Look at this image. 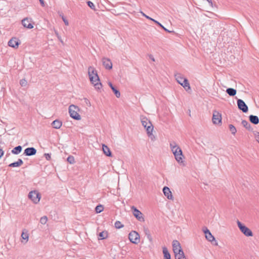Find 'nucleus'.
Returning a JSON list of instances; mask_svg holds the SVG:
<instances>
[{
    "mask_svg": "<svg viewBox=\"0 0 259 259\" xmlns=\"http://www.w3.org/2000/svg\"><path fill=\"white\" fill-rule=\"evenodd\" d=\"M141 120L142 124L146 130V132L148 131V129L149 128V127L151 128V129H153V126L152 123L147 117L143 116H141Z\"/></svg>",
    "mask_w": 259,
    "mask_h": 259,
    "instance_id": "8",
    "label": "nucleus"
},
{
    "mask_svg": "<svg viewBox=\"0 0 259 259\" xmlns=\"http://www.w3.org/2000/svg\"><path fill=\"white\" fill-rule=\"evenodd\" d=\"M128 238L130 241L134 244H138L140 241V235L136 231H133L130 232Z\"/></svg>",
    "mask_w": 259,
    "mask_h": 259,
    "instance_id": "6",
    "label": "nucleus"
},
{
    "mask_svg": "<svg viewBox=\"0 0 259 259\" xmlns=\"http://www.w3.org/2000/svg\"><path fill=\"white\" fill-rule=\"evenodd\" d=\"M23 163V161L21 159H18L16 162H13L9 165V166L15 167L21 166Z\"/></svg>",
    "mask_w": 259,
    "mask_h": 259,
    "instance_id": "22",
    "label": "nucleus"
},
{
    "mask_svg": "<svg viewBox=\"0 0 259 259\" xmlns=\"http://www.w3.org/2000/svg\"><path fill=\"white\" fill-rule=\"evenodd\" d=\"M87 4H88V6L92 10H96V8H95V6L94 5V4L91 1H88L87 2Z\"/></svg>",
    "mask_w": 259,
    "mask_h": 259,
    "instance_id": "39",
    "label": "nucleus"
},
{
    "mask_svg": "<svg viewBox=\"0 0 259 259\" xmlns=\"http://www.w3.org/2000/svg\"><path fill=\"white\" fill-rule=\"evenodd\" d=\"M176 259H186L183 251L175 254Z\"/></svg>",
    "mask_w": 259,
    "mask_h": 259,
    "instance_id": "28",
    "label": "nucleus"
},
{
    "mask_svg": "<svg viewBox=\"0 0 259 259\" xmlns=\"http://www.w3.org/2000/svg\"><path fill=\"white\" fill-rule=\"evenodd\" d=\"M55 34L56 35V36H57L58 38L59 39V40L60 41V42L62 43V44H63V40H62L61 39V36L59 35L58 32L57 31H55Z\"/></svg>",
    "mask_w": 259,
    "mask_h": 259,
    "instance_id": "42",
    "label": "nucleus"
},
{
    "mask_svg": "<svg viewBox=\"0 0 259 259\" xmlns=\"http://www.w3.org/2000/svg\"><path fill=\"white\" fill-rule=\"evenodd\" d=\"M249 119L250 121L254 124H257L259 123L258 117L256 115H250Z\"/></svg>",
    "mask_w": 259,
    "mask_h": 259,
    "instance_id": "21",
    "label": "nucleus"
},
{
    "mask_svg": "<svg viewBox=\"0 0 259 259\" xmlns=\"http://www.w3.org/2000/svg\"><path fill=\"white\" fill-rule=\"evenodd\" d=\"M154 23H155L156 24H157L158 25H159L160 27H161L163 30H164L165 31L167 32H169V33H170L172 31H170L169 30H168L167 29H166V28H165L160 23H159L158 21H156V20H154Z\"/></svg>",
    "mask_w": 259,
    "mask_h": 259,
    "instance_id": "33",
    "label": "nucleus"
},
{
    "mask_svg": "<svg viewBox=\"0 0 259 259\" xmlns=\"http://www.w3.org/2000/svg\"><path fill=\"white\" fill-rule=\"evenodd\" d=\"M203 231L204 232V234L205 235L206 239L208 241L212 242V241H214L215 242V245H218V242L215 240L214 237H213V236H212V235L211 234L210 232L209 231V230L206 227H205V228H203Z\"/></svg>",
    "mask_w": 259,
    "mask_h": 259,
    "instance_id": "10",
    "label": "nucleus"
},
{
    "mask_svg": "<svg viewBox=\"0 0 259 259\" xmlns=\"http://www.w3.org/2000/svg\"><path fill=\"white\" fill-rule=\"evenodd\" d=\"M60 16L61 17L62 20L64 22L65 24L67 26L69 25L68 21L66 19V18L64 16L62 13L60 14Z\"/></svg>",
    "mask_w": 259,
    "mask_h": 259,
    "instance_id": "38",
    "label": "nucleus"
},
{
    "mask_svg": "<svg viewBox=\"0 0 259 259\" xmlns=\"http://www.w3.org/2000/svg\"><path fill=\"white\" fill-rule=\"evenodd\" d=\"M153 131V129H151V128L149 127V128L148 129V131L147 132L148 136L150 138V139L152 141H154L155 139V137L154 136V135H153L152 133Z\"/></svg>",
    "mask_w": 259,
    "mask_h": 259,
    "instance_id": "27",
    "label": "nucleus"
},
{
    "mask_svg": "<svg viewBox=\"0 0 259 259\" xmlns=\"http://www.w3.org/2000/svg\"><path fill=\"white\" fill-rule=\"evenodd\" d=\"M22 24L24 27L28 29L33 28V25L31 23V20L28 18H25L22 20Z\"/></svg>",
    "mask_w": 259,
    "mask_h": 259,
    "instance_id": "15",
    "label": "nucleus"
},
{
    "mask_svg": "<svg viewBox=\"0 0 259 259\" xmlns=\"http://www.w3.org/2000/svg\"><path fill=\"white\" fill-rule=\"evenodd\" d=\"M45 157L47 160H49L51 159V154L49 153H45Z\"/></svg>",
    "mask_w": 259,
    "mask_h": 259,
    "instance_id": "43",
    "label": "nucleus"
},
{
    "mask_svg": "<svg viewBox=\"0 0 259 259\" xmlns=\"http://www.w3.org/2000/svg\"><path fill=\"white\" fill-rule=\"evenodd\" d=\"M36 153V150L34 147H29L25 149L24 154L26 156H32Z\"/></svg>",
    "mask_w": 259,
    "mask_h": 259,
    "instance_id": "16",
    "label": "nucleus"
},
{
    "mask_svg": "<svg viewBox=\"0 0 259 259\" xmlns=\"http://www.w3.org/2000/svg\"><path fill=\"white\" fill-rule=\"evenodd\" d=\"M88 74L91 83L96 90H100L102 87V84L100 82L97 70L94 67L90 66L88 68Z\"/></svg>",
    "mask_w": 259,
    "mask_h": 259,
    "instance_id": "1",
    "label": "nucleus"
},
{
    "mask_svg": "<svg viewBox=\"0 0 259 259\" xmlns=\"http://www.w3.org/2000/svg\"><path fill=\"white\" fill-rule=\"evenodd\" d=\"M131 209L133 211V215L138 221L140 222H144L145 221L143 214L136 207L133 206H132Z\"/></svg>",
    "mask_w": 259,
    "mask_h": 259,
    "instance_id": "9",
    "label": "nucleus"
},
{
    "mask_svg": "<svg viewBox=\"0 0 259 259\" xmlns=\"http://www.w3.org/2000/svg\"><path fill=\"white\" fill-rule=\"evenodd\" d=\"M211 6H212V0H206Z\"/></svg>",
    "mask_w": 259,
    "mask_h": 259,
    "instance_id": "51",
    "label": "nucleus"
},
{
    "mask_svg": "<svg viewBox=\"0 0 259 259\" xmlns=\"http://www.w3.org/2000/svg\"><path fill=\"white\" fill-rule=\"evenodd\" d=\"M48 221V218L46 216H44L41 217L40 219V223L41 224L45 225L47 223Z\"/></svg>",
    "mask_w": 259,
    "mask_h": 259,
    "instance_id": "37",
    "label": "nucleus"
},
{
    "mask_svg": "<svg viewBox=\"0 0 259 259\" xmlns=\"http://www.w3.org/2000/svg\"><path fill=\"white\" fill-rule=\"evenodd\" d=\"M163 193L164 195L167 197V199L172 200L173 199V196L171 194V192L170 190V189L165 186L163 188Z\"/></svg>",
    "mask_w": 259,
    "mask_h": 259,
    "instance_id": "17",
    "label": "nucleus"
},
{
    "mask_svg": "<svg viewBox=\"0 0 259 259\" xmlns=\"http://www.w3.org/2000/svg\"><path fill=\"white\" fill-rule=\"evenodd\" d=\"M172 247L175 254L183 251L179 242L176 240L172 241Z\"/></svg>",
    "mask_w": 259,
    "mask_h": 259,
    "instance_id": "13",
    "label": "nucleus"
},
{
    "mask_svg": "<svg viewBox=\"0 0 259 259\" xmlns=\"http://www.w3.org/2000/svg\"><path fill=\"white\" fill-rule=\"evenodd\" d=\"M141 14H142V15L143 16H144L145 17H146L147 19H149V20H151V21H153V22L154 21V20H155L154 19H153V18H152L150 17H149V16H148L146 15L145 14H144L143 12H141Z\"/></svg>",
    "mask_w": 259,
    "mask_h": 259,
    "instance_id": "41",
    "label": "nucleus"
},
{
    "mask_svg": "<svg viewBox=\"0 0 259 259\" xmlns=\"http://www.w3.org/2000/svg\"><path fill=\"white\" fill-rule=\"evenodd\" d=\"M164 259H170V254L166 247H162Z\"/></svg>",
    "mask_w": 259,
    "mask_h": 259,
    "instance_id": "23",
    "label": "nucleus"
},
{
    "mask_svg": "<svg viewBox=\"0 0 259 259\" xmlns=\"http://www.w3.org/2000/svg\"><path fill=\"white\" fill-rule=\"evenodd\" d=\"M99 239L102 240L107 237V232L103 231L99 234Z\"/></svg>",
    "mask_w": 259,
    "mask_h": 259,
    "instance_id": "30",
    "label": "nucleus"
},
{
    "mask_svg": "<svg viewBox=\"0 0 259 259\" xmlns=\"http://www.w3.org/2000/svg\"><path fill=\"white\" fill-rule=\"evenodd\" d=\"M62 125V122L59 119H56L52 123V125L55 129H59Z\"/></svg>",
    "mask_w": 259,
    "mask_h": 259,
    "instance_id": "20",
    "label": "nucleus"
},
{
    "mask_svg": "<svg viewBox=\"0 0 259 259\" xmlns=\"http://www.w3.org/2000/svg\"><path fill=\"white\" fill-rule=\"evenodd\" d=\"M102 150L103 151L104 154L107 156H112V153L110 149L108 148V146H107L105 144H102Z\"/></svg>",
    "mask_w": 259,
    "mask_h": 259,
    "instance_id": "19",
    "label": "nucleus"
},
{
    "mask_svg": "<svg viewBox=\"0 0 259 259\" xmlns=\"http://www.w3.org/2000/svg\"><path fill=\"white\" fill-rule=\"evenodd\" d=\"M95 210L97 213H100L103 210V206L102 205H98L95 208Z\"/></svg>",
    "mask_w": 259,
    "mask_h": 259,
    "instance_id": "34",
    "label": "nucleus"
},
{
    "mask_svg": "<svg viewBox=\"0 0 259 259\" xmlns=\"http://www.w3.org/2000/svg\"><path fill=\"white\" fill-rule=\"evenodd\" d=\"M22 149V148L21 146H16L12 150V153L14 154H18L21 152Z\"/></svg>",
    "mask_w": 259,
    "mask_h": 259,
    "instance_id": "26",
    "label": "nucleus"
},
{
    "mask_svg": "<svg viewBox=\"0 0 259 259\" xmlns=\"http://www.w3.org/2000/svg\"><path fill=\"white\" fill-rule=\"evenodd\" d=\"M255 139L259 143V133H257L256 135H255Z\"/></svg>",
    "mask_w": 259,
    "mask_h": 259,
    "instance_id": "45",
    "label": "nucleus"
},
{
    "mask_svg": "<svg viewBox=\"0 0 259 259\" xmlns=\"http://www.w3.org/2000/svg\"><path fill=\"white\" fill-rule=\"evenodd\" d=\"M20 84L22 87H25L27 84V81L25 79H22L20 80Z\"/></svg>",
    "mask_w": 259,
    "mask_h": 259,
    "instance_id": "40",
    "label": "nucleus"
},
{
    "mask_svg": "<svg viewBox=\"0 0 259 259\" xmlns=\"http://www.w3.org/2000/svg\"><path fill=\"white\" fill-rule=\"evenodd\" d=\"M39 2H40V3L41 4V5L42 6V7H44L45 6V2H44V0H39Z\"/></svg>",
    "mask_w": 259,
    "mask_h": 259,
    "instance_id": "47",
    "label": "nucleus"
},
{
    "mask_svg": "<svg viewBox=\"0 0 259 259\" xmlns=\"http://www.w3.org/2000/svg\"><path fill=\"white\" fill-rule=\"evenodd\" d=\"M170 149L175 156V158L177 161L181 163L183 162V159L184 155L180 147L178 145L175 141H172L169 144Z\"/></svg>",
    "mask_w": 259,
    "mask_h": 259,
    "instance_id": "2",
    "label": "nucleus"
},
{
    "mask_svg": "<svg viewBox=\"0 0 259 259\" xmlns=\"http://www.w3.org/2000/svg\"><path fill=\"white\" fill-rule=\"evenodd\" d=\"M229 128L232 134L235 135L237 132L236 127L233 124H230L229 125Z\"/></svg>",
    "mask_w": 259,
    "mask_h": 259,
    "instance_id": "31",
    "label": "nucleus"
},
{
    "mask_svg": "<svg viewBox=\"0 0 259 259\" xmlns=\"http://www.w3.org/2000/svg\"><path fill=\"white\" fill-rule=\"evenodd\" d=\"M19 45V40L16 37L11 38L8 42L9 46L14 48H17Z\"/></svg>",
    "mask_w": 259,
    "mask_h": 259,
    "instance_id": "18",
    "label": "nucleus"
},
{
    "mask_svg": "<svg viewBox=\"0 0 259 259\" xmlns=\"http://www.w3.org/2000/svg\"><path fill=\"white\" fill-rule=\"evenodd\" d=\"M67 160L70 164H73L75 162L74 158L71 155H70L67 157Z\"/></svg>",
    "mask_w": 259,
    "mask_h": 259,
    "instance_id": "35",
    "label": "nucleus"
},
{
    "mask_svg": "<svg viewBox=\"0 0 259 259\" xmlns=\"http://www.w3.org/2000/svg\"><path fill=\"white\" fill-rule=\"evenodd\" d=\"M149 58H150V59L152 61H153V62H154V61H155V59H154V57H153L152 55H149Z\"/></svg>",
    "mask_w": 259,
    "mask_h": 259,
    "instance_id": "48",
    "label": "nucleus"
},
{
    "mask_svg": "<svg viewBox=\"0 0 259 259\" xmlns=\"http://www.w3.org/2000/svg\"><path fill=\"white\" fill-rule=\"evenodd\" d=\"M212 122L217 124L222 122V115L217 111H213L212 115Z\"/></svg>",
    "mask_w": 259,
    "mask_h": 259,
    "instance_id": "12",
    "label": "nucleus"
},
{
    "mask_svg": "<svg viewBox=\"0 0 259 259\" xmlns=\"http://www.w3.org/2000/svg\"><path fill=\"white\" fill-rule=\"evenodd\" d=\"M108 85H109L111 89L114 88V87L113 85L111 82H108Z\"/></svg>",
    "mask_w": 259,
    "mask_h": 259,
    "instance_id": "49",
    "label": "nucleus"
},
{
    "mask_svg": "<svg viewBox=\"0 0 259 259\" xmlns=\"http://www.w3.org/2000/svg\"><path fill=\"white\" fill-rule=\"evenodd\" d=\"M102 64L106 69L110 70L112 68V63L108 58H103L102 59Z\"/></svg>",
    "mask_w": 259,
    "mask_h": 259,
    "instance_id": "14",
    "label": "nucleus"
},
{
    "mask_svg": "<svg viewBox=\"0 0 259 259\" xmlns=\"http://www.w3.org/2000/svg\"><path fill=\"white\" fill-rule=\"evenodd\" d=\"M112 91L114 92L115 95L117 98H119L120 96V92L117 90L115 87L111 89Z\"/></svg>",
    "mask_w": 259,
    "mask_h": 259,
    "instance_id": "36",
    "label": "nucleus"
},
{
    "mask_svg": "<svg viewBox=\"0 0 259 259\" xmlns=\"http://www.w3.org/2000/svg\"><path fill=\"white\" fill-rule=\"evenodd\" d=\"M226 93L230 96H234L237 93L235 89L233 88H228L226 90Z\"/></svg>",
    "mask_w": 259,
    "mask_h": 259,
    "instance_id": "25",
    "label": "nucleus"
},
{
    "mask_svg": "<svg viewBox=\"0 0 259 259\" xmlns=\"http://www.w3.org/2000/svg\"><path fill=\"white\" fill-rule=\"evenodd\" d=\"M84 102L85 103V104L88 106H91V103L90 102V101L87 99V98H84Z\"/></svg>",
    "mask_w": 259,
    "mask_h": 259,
    "instance_id": "44",
    "label": "nucleus"
},
{
    "mask_svg": "<svg viewBox=\"0 0 259 259\" xmlns=\"http://www.w3.org/2000/svg\"><path fill=\"white\" fill-rule=\"evenodd\" d=\"M237 225L241 232L247 237H251L253 233L250 229L242 224L240 221H237Z\"/></svg>",
    "mask_w": 259,
    "mask_h": 259,
    "instance_id": "5",
    "label": "nucleus"
},
{
    "mask_svg": "<svg viewBox=\"0 0 259 259\" xmlns=\"http://www.w3.org/2000/svg\"><path fill=\"white\" fill-rule=\"evenodd\" d=\"M4 153V151L2 149H0V158L3 156Z\"/></svg>",
    "mask_w": 259,
    "mask_h": 259,
    "instance_id": "46",
    "label": "nucleus"
},
{
    "mask_svg": "<svg viewBox=\"0 0 259 259\" xmlns=\"http://www.w3.org/2000/svg\"><path fill=\"white\" fill-rule=\"evenodd\" d=\"M242 125L249 131H252V128L250 125V124L246 120H243L241 122Z\"/></svg>",
    "mask_w": 259,
    "mask_h": 259,
    "instance_id": "24",
    "label": "nucleus"
},
{
    "mask_svg": "<svg viewBox=\"0 0 259 259\" xmlns=\"http://www.w3.org/2000/svg\"><path fill=\"white\" fill-rule=\"evenodd\" d=\"M238 108L244 113H246L248 110V108L245 103L242 99L237 100Z\"/></svg>",
    "mask_w": 259,
    "mask_h": 259,
    "instance_id": "11",
    "label": "nucleus"
},
{
    "mask_svg": "<svg viewBox=\"0 0 259 259\" xmlns=\"http://www.w3.org/2000/svg\"><path fill=\"white\" fill-rule=\"evenodd\" d=\"M147 237H148V238L149 239V241L150 242H151L152 241V237H151V236L150 234H148L147 235Z\"/></svg>",
    "mask_w": 259,
    "mask_h": 259,
    "instance_id": "50",
    "label": "nucleus"
},
{
    "mask_svg": "<svg viewBox=\"0 0 259 259\" xmlns=\"http://www.w3.org/2000/svg\"><path fill=\"white\" fill-rule=\"evenodd\" d=\"M175 77L177 82L180 84L187 92L191 90L189 82L186 78L184 77L180 73H177L175 75Z\"/></svg>",
    "mask_w": 259,
    "mask_h": 259,
    "instance_id": "3",
    "label": "nucleus"
},
{
    "mask_svg": "<svg viewBox=\"0 0 259 259\" xmlns=\"http://www.w3.org/2000/svg\"><path fill=\"white\" fill-rule=\"evenodd\" d=\"M21 237L23 240H25V243H26L29 239V235L27 232H22Z\"/></svg>",
    "mask_w": 259,
    "mask_h": 259,
    "instance_id": "29",
    "label": "nucleus"
},
{
    "mask_svg": "<svg viewBox=\"0 0 259 259\" xmlns=\"http://www.w3.org/2000/svg\"><path fill=\"white\" fill-rule=\"evenodd\" d=\"M114 226L117 229H121L124 226L123 225H122L121 223L119 221H117L115 222Z\"/></svg>",
    "mask_w": 259,
    "mask_h": 259,
    "instance_id": "32",
    "label": "nucleus"
},
{
    "mask_svg": "<svg viewBox=\"0 0 259 259\" xmlns=\"http://www.w3.org/2000/svg\"><path fill=\"white\" fill-rule=\"evenodd\" d=\"M28 197L35 204L37 203L40 199V194L36 191L30 192L28 194Z\"/></svg>",
    "mask_w": 259,
    "mask_h": 259,
    "instance_id": "7",
    "label": "nucleus"
},
{
    "mask_svg": "<svg viewBox=\"0 0 259 259\" xmlns=\"http://www.w3.org/2000/svg\"><path fill=\"white\" fill-rule=\"evenodd\" d=\"M79 108L74 105H71L69 107V113L71 118L75 120H80L81 116L78 113Z\"/></svg>",
    "mask_w": 259,
    "mask_h": 259,
    "instance_id": "4",
    "label": "nucleus"
}]
</instances>
